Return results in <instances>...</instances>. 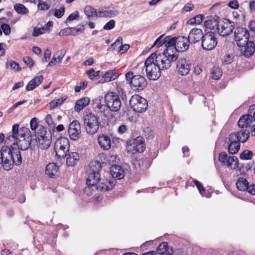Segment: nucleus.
I'll return each mask as SVG.
<instances>
[{
	"label": "nucleus",
	"mask_w": 255,
	"mask_h": 255,
	"mask_svg": "<svg viewBox=\"0 0 255 255\" xmlns=\"http://www.w3.org/2000/svg\"><path fill=\"white\" fill-rule=\"evenodd\" d=\"M5 151L4 156L6 157L3 164V169L5 170H10L13 164L19 165L22 162V158L19 149L16 144H12L10 147L5 146Z\"/></svg>",
	"instance_id": "f257e3e1"
},
{
	"label": "nucleus",
	"mask_w": 255,
	"mask_h": 255,
	"mask_svg": "<svg viewBox=\"0 0 255 255\" xmlns=\"http://www.w3.org/2000/svg\"><path fill=\"white\" fill-rule=\"evenodd\" d=\"M168 55V53H165L163 51L162 53L155 52L150 56L153 57V61L161 70H163L169 68L171 62L176 60L178 58V54H172L171 56Z\"/></svg>",
	"instance_id": "f03ea898"
},
{
	"label": "nucleus",
	"mask_w": 255,
	"mask_h": 255,
	"mask_svg": "<svg viewBox=\"0 0 255 255\" xmlns=\"http://www.w3.org/2000/svg\"><path fill=\"white\" fill-rule=\"evenodd\" d=\"M153 57L149 56L145 60L144 66L147 77L151 80L158 79L160 75L161 70L153 61Z\"/></svg>",
	"instance_id": "7ed1b4c3"
},
{
	"label": "nucleus",
	"mask_w": 255,
	"mask_h": 255,
	"mask_svg": "<svg viewBox=\"0 0 255 255\" xmlns=\"http://www.w3.org/2000/svg\"><path fill=\"white\" fill-rule=\"evenodd\" d=\"M100 168L101 164L99 162H94L90 163V173L86 180L87 185L93 186L97 185L101 178Z\"/></svg>",
	"instance_id": "20e7f679"
},
{
	"label": "nucleus",
	"mask_w": 255,
	"mask_h": 255,
	"mask_svg": "<svg viewBox=\"0 0 255 255\" xmlns=\"http://www.w3.org/2000/svg\"><path fill=\"white\" fill-rule=\"evenodd\" d=\"M69 140L65 137L57 139L54 144L56 155L59 158H65L69 151Z\"/></svg>",
	"instance_id": "39448f33"
},
{
	"label": "nucleus",
	"mask_w": 255,
	"mask_h": 255,
	"mask_svg": "<svg viewBox=\"0 0 255 255\" xmlns=\"http://www.w3.org/2000/svg\"><path fill=\"white\" fill-rule=\"evenodd\" d=\"M106 106L112 112L118 111L122 105L119 96L113 92L108 93L105 96Z\"/></svg>",
	"instance_id": "423d86ee"
},
{
	"label": "nucleus",
	"mask_w": 255,
	"mask_h": 255,
	"mask_svg": "<svg viewBox=\"0 0 255 255\" xmlns=\"http://www.w3.org/2000/svg\"><path fill=\"white\" fill-rule=\"evenodd\" d=\"M84 120L87 132L91 134L96 133L99 128L98 118L93 114H89L84 116Z\"/></svg>",
	"instance_id": "0eeeda50"
},
{
	"label": "nucleus",
	"mask_w": 255,
	"mask_h": 255,
	"mask_svg": "<svg viewBox=\"0 0 255 255\" xmlns=\"http://www.w3.org/2000/svg\"><path fill=\"white\" fill-rule=\"evenodd\" d=\"M129 104L133 110L138 113L145 112L148 106L147 100L138 95H134L131 97Z\"/></svg>",
	"instance_id": "6e6552de"
},
{
	"label": "nucleus",
	"mask_w": 255,
	"mask_h": 255,
	"mask_svg": "<svg viewBox=\"0 0 255 255\" xmlns=\"http://www.w3.org/2000/svg\"><path fill=\"white\" fill-rule=\"evenodd\" d=\"M235 28L234 22L226 18L219 20L217 32L222 36L230 35Z\"/></svg>",
	"instance_id": "1a4fd4ad"
},
{
	"label": "nucleus",
	"mask_w": 255,
	"mask_h": 255,
	"mask_svg": "<svg viewBox=\"0 0 255 255\" xmlns=\"http://www.w3.org/2000/svg\"><path fill=\"white\" fill-rule=\"evenodd\" d=\"M217 43L216 34L212 32H208L205 33L203 37L201 46L205 50H211L216 47Z\"/></svg>",
	"instance_id": "9d476101"
},
{
	"label": "nucleus",
	"mask_w": 255,
	"mask_h": 255,
	"mask_svg": "<svg viewBox=\"0 0 255 255\" xmlns=\"http://www.w3.org/2000/svg\"><path fill=\"white\" fill-rule=\"evenodd\" d=\"M38 130L40 131V134L38 132H37L38 146L41 149H47L51 145V137L48 134L47 135L46 129L43 127L40 126Z\"/></svg>",
	"instance_id": "9b49d317"
},
{
	"label": "nucleus",
	"mask_w": 255,
	"mask_h": 255,
	"mask_svg": "<svg viewBox=\"0 0 255 255\" xmlns=\"http://www.w3.org/2000/svg\"><path fill=\"white\" fill-rule=\"evenodd\" d=\"M250 37L248 30L243 27H238L234 32V39L238 46H243L246 42Z\"/></svg>",
	"instance_id": "f8f14e48"
},
{
	"label": "nucleus",
	"mask_w": 255,
	"mask_h": 255,
	"mask_svg": "<svg viewBox=\"0 0 255 255\" xmlns=\"http://www.w3.org/2000/svg\"><path fill=\"white\" fill-rule=\"evenodd\" d=\"M191 64L185 58H179L176 62V70L178 73L182 76L187 75L190 71Z\"/></svg>",
	"instance_id": "ddd939ff"
},
{
	"label": "nucleus",
	"mask_w": 255,
	"mask_h": 255,
	"mask_svg": "<svg viewBox=\"0 0 255 255\" xmlns=\"http://www.w3.org/2000/svg\"><path fill=\"white\" fill-rule=\"evenodd\" d=\"M68 132L70 138L73 140H77L81 133V125L76 120L71 122L68 127Z\"/></svg>",
	"instance_id": "4468645a"
},
{
	"label": "nucleus",
	"mask_w": 255,
	"mask_h": 255,
	"mask_svg": "<svg viewBox=\"0 0 255 255\" xmlns=\"http://www.w3.org/2000/svg\"><path fill=\"white\" fill-rule=\"evenodd\" d=\"M130 85L133 90L141 91L146 87L147 82L144 77L137 75L134 76Z\"/></svg>",
	"instance_id": "2eb2a0df"
},
{
	"label": "nucleus",
	"mask_w": 255,
	"mask_h": 255,
	"mask_svg": "<svg viewBox=\"0 0 255 255\" xmlns=\"http://www.w3.org/2000/svg\"><path fill=\"white\" fill-rule=\"evenodd\" d=\"M249 137V131L240 130L230 134L229 136V141L230 143L245 142L247 140Z\"/></svg>",
	"instance_id": "dca6fc26"
},
{
	"label": "nucleus",
	"mask_w": 255,
	"mask_h": 255,
	"mask_svg": "<svg viewBox=\"0 0 255 255\" xmlns=\"http://www.w3.org/2000/svg\"><path fill=\"white\" fill-rule=\"evenodd\" d=\"M12 131L16 137L17 140L31 136V133L28 128L26 127L19 128L18 124L13 125Z\"/></svg>",
	"instance_id": "f3484780"
},
{
	"label": "nucleus",
	"mask_w": 255,
	"mask_h": 255,
	"mask_svg": "<svg viewBox=\"0 0 255 255\" xmlns=\"http://www.w3.org/2000/svg\"><path fill=\"white\" fill-rule=\"evenodd\" d=\"M250 114L241 116L238 121V126L240 128H253L255 126V120Z\"/></svg>",
	"instance_id": "a211bd4d"
},
{
	"label": "nucleus",
	"mask_w": 255,
	"mask_h": 255,
	"mask_svg": "<svg viewBox=\"0 0 255 255\" xmlns=\"http://www.w3.org/2000/svg\"><path fill=\"white\" fill-rule=\"evenodd\" d=\"M176 43V37H172L170 36L165 37V46L166 48L163 51L165 53H168L169 56H171L172 54H177L176 53L175 50Z\"/></svg>",
	"instance_id": "6ab92c4d"
},
{
	"label": "nucleus",
	"mask_w": 255,
	"mask_h": 255,
	"mask_svg": "<svg viewBox=\"0 0 255 255\" xmlns=\"http://www.w3.org/2000/svg\"><path fill=\"white\" fill-rule=\"evenodd\" d=\"M190 42L188 37L185 36H178L176 37L175 47L176 53L177 52H183L187 50Z\"/></svg>",
	"instance_id": "aec40b11"
},
{
	"label": "nucleus",
	"mask_w": 255,
	"mask_h": 255,
	"mask_svg": "<svg viewBox=\"0 0 255 255\" xmlns=\"http://www.w3.org/2000/svg\"><path fill=\"white\" fill-rule=\"evenodd\" d=\"M84 25H78L76 27H69L64 28L59 32L60 36L76 35L78 32H83L84 30Z\"/></svg>",
	"instance_id": "412c9836"
},
{
	"label": "nucleus",
	"mask_w": 255,
	"mask_h": 255,
	"mask_svg": "<svg viewBox=\"0 0 255 255\" xmlns=\"http://www.w3.org/2000/svg\"><path fill=\"white\" fill-rule=\"evenodd\" d=\"M204 35L201 29L193 28L190 31L188 38L191 43H195L202 40Z\"/></svg>",
	"instance_id": "4be33fe9"
},
{
	"label": "nucleus",
	"mask_w": 255,
	"mask_h": 255,
	"mask_svg": "<svg viewBox=\"0 0 255 255\" xmlns=\"http://www.w3.org/2000/svg\"><path fill=\"white\" fill-rule=\"evenodd\" d=\"M111 136L110 135L103 134L99 136L98 143L103 149L108 150L111 147Z\"/></svg>",
	"instance_id": "5701e85b"
},
{
	"label": "nucleus",
	"mask_w": 255,
	"mask_h": 255,
	"mask_svg": "<svg viewBox=\"0 0 255 255\" xmlns=\"http://www.w3.org/2000/svg\"><path fill=\"white\" fill-rule=\"evenodd\" d=\"M45 173L50 178H56L58 176V167L53 162L50 163L46 166Z\"/></svg>",
	"instance_id": "b1692460"
},
{
	"label": "nucleus",
	"mask_w": 255,
	"mask_h": 255,
	"mask_svg": "<svg viewBox=\"0 0 255 255\" xmlns=\"http://www.w3.org/2000/svg\"><path fill=\"white\" fill-rule=\"evenodd\" d=\"M156 254L159 255H172L173 250L171 248L169 247L167 242H162L158 246Z\"/></svg>",
	"instance_id": "393cba45"
},
{
	"label": "nucleus",
	"mask_w": 255,
	"mask_h": 255,
	"mask_svg": "<svg viewBox=\"0 0 255 255\" xmlns=\"http://www.w3.org/2000/svg\"><path fill=\"white\" fill-rule=\"evenodd\" d=\"M66 165L69 167H74L79 162L80 157L79 154L76 152H69L66 156Z\"/></svg>",
	"instance_id": "a878e982"
},
{
	"label": "nucleus",
	"mask_w": 255,
	"mask_h": 255,
	"mask_svg": "<svg viewBox=\"0 0 255 255\" xmlns=\"http://www.w3.org/2000/svg\"><path fill=\"white\" fill-rule=\"evenodd\" d=\"M239 47H241V50L246 56L252 55L255 50V43L251 41L248 40L243 46Z\"/></svg>",
	"instance_id": "bb28decb"
},
{
	"label": "nucleus",
	"mask_w": 255,
	"mask_h": 255,
	"mask_svg": "<svg viewBox=\"0 0 255 255\" xmlns=\"http://www.w3.org/2000/svg\"><path fill=\"white\" fill-rule=\"evenodd\" d=\"M133 151L139 153L142 152L145 150V144L141 137H137L133 140L131 145Z\"/></svg>",
	"instance_id": "cd10ccee"
},
{
	"label": "nucleus",
	"mask_w": 255,
	"mask_h": 255,
	"mask_svg": "<svg viewBox=\"0 0 255 255\" xmlns=\"http://www.w3.org/2000/svg\"><path fill=\"white\" fill-rule=\"evenodd\" d=\"M115 184L113 181L108 179H103L97 186V189L100 191H106L113 188Z\"/></svg>",
	"instance_id": "c85d7f7f"
},
{
	"label": "nucleus",
	"mask_w": 255,
	"mask_h": 255,
	"mask_svg": "<svg viewBox=\"0 0 255 255\" xmlns=\"http://www.w3.org/2000/svg\"><path fill=\"white\" fill-rule=\"evenodd\" d=\"M118 12L114 9H109L107 8H101L98 10L99 17H112L117 15Z\"/></svg>",
	"instance_id": "c756f323"
},
{
	"label": "nucleus",
	"mask_w": 255,
	"mask_h": 255,
	"mask_svg": "<svg viewBox=\"0 0 255 255\" xmlns=\"http://www.w3.org/2000/svg\"><path fill=\"white\" fill-rule=\"evenodd\" d=\"M31 139V136H27L26 138L18 140L17 142L13 144H16L17 145V147L19 149V150H25L30 147Z\"/></svg>",
	"instance_id": "7c9ffc66"
},
{
	"label": "nucleus",
	"mask_w": 255,
	"mask_h": 255,
	"mask_svg": "<svg viewBox=\"0 0 255 255\" xmlns=\"http://www.w3.org/2000/svg\"><path fill=\"white\" fill-rule=\"evenodd\" d=\"M43 80L42 76L40 75L36 76L29 82L26 86V90L28 91L33 90L35 88L38 86Z\"/></svg>",
	"instance_id": "2f4dec72"
},
{
	"label": "nucleus",
	"mask_w": 255,
	"mask_h": 255,
	"mask_svg": "<svg viewBox=\"0 0 255 255\" xmlns=\"http://www.w3.org/2000/svg\"><path fill=\"white\" fill-rule=\"evenodd\" d=\"M219 17L216 15L212 18H209L204 21V25L206 28L217 30L218 27Z\"/></svg>",
	"instance_id": "473e14b6"
},
{
	"label": "nucleus",
	"mask_w": 255,
	"mask_h": 255,
	"mask_svg": "<svg viewBox=\"0 0 255 255\" xmlns=\"http://www.w3.org/2000/svg\"><path fill=\"white\" fill-rule=\"evenodd\" d=\"M90 103V99L88 97H84L77 100L75 104L74 110L76 112H79L83 110Z\"/></svg>",
	"instance_id": "72a5a7b5"
},
{
	"label": "nucleus",
	"mask_w": 255,
	"mask_h": 255,
	"mask_svg": "<svg viewBox=\"0 0 255 255\" xmlns=\"http://www.w3.org/2000/svg\"><path fill=\"white\" fill-rule=\"evenodd\" d=\"M111 174L112 177L115 179H121L124 177V171L119 165L114 166L112 167Z\"/></svg>",
	"instance_id": "f704fd0d"
},
{
	"label": "nucleus",
	"mask_w": 255,
	"mask_h": 255,
	"mask_svg": "<svg viewBox=\"0 0 255 255\" xmlns=\"http://www.w3.org/2000/svg\"><path fill=\"white\" fill-rule=\"evenodd\" d=\"M92 105L94 110L97 113H102L105 111V106L102 104L101 99L100 97L94 99Z\"/></svg>",
	"instance_id": "c9c22d12"
},
{
	"label": "nucleus",
	"mask_w": 255,
	"mask_h": 255,
	"mask_svg": "<svg viewBox=\"0 0 255 255\" xmlns=\"http://www.w3.org/2000/svg\"><path fill=\"white\" fill-rule=\"evenodd\" d=\"M239 165V160L235 156H230L226 162L225 165L231 169H236L238 168Z\"/></svg>",
	"instance_id": "e433bc0d"
},
{
	"label": "nucleus",
	"mask_w": 255,
	"mask_h": 255,
	"mask_svg": "<svg viewBox=\"0 0 255 255\" xmlns=\"http://www.w3.org/2000/svg\"><path fill=\"white\" fill-rule=\"evenodd\" d=\"M249 183L246 178L240 177L236 182V186L241 191H247L249 187Z\"/></svg>",
	"instance_id": "4c0bfd02"
},
{
	"label": "nucleus",
	"mask_w": 255,
	"mask_h": 255,
	"mask_svg": "<svg viewBox=\"0 0 255 255\" xmlns=\"http://www.w3.org/2000/svg\"><path fill=\"white\" fill-rule=\"evenodd\" d=\"M84 13L88 18L91 17H98V11L91 6V5H87L84 8Z\"/></svg>",
	"instance_id": "58836bf2"
},
{
	"label": "nucleus",
	"mask_w": 255,
	"mask_h": 255,
	"mask_svg": "<svg viewBox=\"0 0 255 255\" xmlns=\"http://www.w3.org/2000/svg\"><path fill=\"white\" fill-rule=\"evenodd\" d=\"M116 72L115 70H110L107 71L103 76L104 81L101 82L102 83L110 82L117 77V76H115Z\"/></svg>",
	"instance_id": "ea45409f"
},
{
	"label": "nucleus",
	"mask_w": 255,
	"mask_h": 255,
	"mask_svg": "<svg viewBox=\"0 0 255 255\" xmlns=\"http://www.w3.org/2000/svg\"><path fill=\"white\" fill-rule=\"evenodd\" d=\"M14 9L19 14L26 15L29 13V10L23 4L16 3L14 5Z\"/></svg>",
	"instance_id": "a19ab883"
},
{
	"label": "nucleus",
	"mask_w": 255,
	"mask_h": 255,
	"mask_svg": "<svg viewBox=\"0 0 255 255\" xmlns=\"http://www.w3.org/2000/svg\"><path fill=\"white\" fill-rule=\"evenodd\" d=\"M119 160L117 154L114 153H111L107 156L106 161L112 165V167L114 166H117L116 163H118Z\"/></svg>",
	"instance_id": "79ce46f5"
},
{
	"label": "nucleus",
	"mask_w": 255,
	"mask_h": 255,
	"mask_svg": "<svg viewBox=\"0 0 255 255\" xmlns=\"http://www.w3.org/2000/svg\"><path fill=\"white\" fill-rule=\"evenodd\" d=\"M204 17V15L203 14H199L196 16L190 19L188 21L187 23L190 25L193 24H200L202 22Z\"/></svg>",
	"instance_id": "37998d69"
},
{
	"label": "nucleus",
	"mask_w": 255,
	"mask_h": 255,
	"mask_svg": "<svg viewBox=\"0 0 255 255\" xmlns=\"http://www.w3.org/2000/svg\"><path fill=\"white\" fill-rule=\"evenodd\" d=\"M240 148V143H229L228 147L230 153L234 154L238 152Z\"/></svg>",
	"instance_id": "c03bdc74"
},
{
	"label": "nucleus",
	"mask_w": 255,
	"mask_h": 255,
	"mask_svg": "<svg viewBox=\"0 0 255 255\" xmlns=\"http://www.w3.org/2000/svg\"><path fill=\"white\" fill-rule=\"evenodd\" d=\"M212 78L214 80H218L222 76V71L221 69L219 68H213L211 73Z\"/></svg>",
	"instance_id": "a18cd8bd"
},
{
	"label": "nucleus",
	"mask_w": 255,
	"mask_h": 255,
	"mask_svg": "<svg viewBox=\"0 0 255 255\" xmlns=\"http://www.w3.org/2000/svg\"><path fill=\"white\" fill-rule=\"evenodd\" d=\"M53 11L54 15L57 18H61L64 14L65 8L64 6H61L59 9H53L51 10Z\"/></svg>",
	"instance_id": "49530a36"
},
{
	"label": "nucleus",
	"mask_w": 255,
	"mask_h": 255,
	"mask_svg": "<svg viewBox=\"0 0 255 255\" xmlns=\"http://www.w3.org/2000/svg\"><path fill=\"white\" fill-rule=\"evenodd\" d=\"M253 155V152L250 150H245L240 154V158L242 159H251Z\"/></svg>",
	"instance_id": "de8ad7c7"
},
{
	"label": "nucleus",
	"mask_w": 255,
	"mask_h": 255,
	"mask_svg": "<svg viewBox=\"0 0 255 255\" xmlns=\"http://www.w3.org/2000/svg\"><path fill=\"white\" fill-rule=\"evenodd\" d=\"M163 37V35H160L154 42L152 47H154V46H157V47H159L163 44H165V37L162 39Z\"/></svg>",
	"instance_id": "09e8293b"
},
{
	"label": "nucleus",
	"mask_w": 255,
	"mask_h": 255,
	"mask_svg": "<svg viewBox=\"0 0 255 255\" xmlns=\"http://www.w3.org/2000/svg\"><path fill=\"white\" fill-rule=\"evenodd\" d=\"M143 135L147 139H151L153 137V132L149 127L143 129Z\"/></svg>",
	"instance_id": "8fccbe9b"
},
{
	"label": "nucleus",
	"mask_w": 255,
	"mask_h": 255,
	"mask_svg": "<svg viewBox=\"0 0 255 255\" xmlns=\"http://www.w3.org/2000/svg\"><path fill=\"white\" fill-rule=\"evenodd\" d=\"M4 142L7 144L10 143V142H13L12 144H14L17 142V140L16 139V137L15 136V135H14V133L12 132L11 135L7 136L5 138Z\"/></svg>",
	"instance_id": "3c124183"
},
{
	"label": "nucleus",
	"mask_w": 255,
	"mask_h": 255,
	"mask_svg": "<svg viewBox=\"0 0 255 255\" xmlns=\"http://www.w3.org/2000/svg\"><path fill=\"white\" fill-rule=\"evenodd\" d=\"M5 152H6L5 146H3L1 150H0V168L1 167L3 168L4 160L6 159V157L4 156Z\"/></svg>",
	"instance_id": "603ef678"
},
{
	"label": "nucleus",
	"mask_w": 255,
	"mask_h": 255,
	"mask_svg": "<svg viewBox=\"0 0 255 255\" xmlns=\"http://www.w3.org/2000/svg\"><path fill=\"white\" fill-rule=\"evenodd\" d=\"M228 158L229 156L227 155V154L225 152H222L219 154L218 160L220 162L225 165Z\"/></svg>",
	"instance_id": "864d4df0"
},
{
	"label": "nucleus",
	"mask_w": 255,
	"mask_h": 255,
	"mask_svg": "<svg viewBox=\"0 0 255 255\" xmlns=\"http://www.w3.org/2000/svg\"><path fill=\"white\" fill-rule=\"evenodd\" d=\"M37 7L39 10H45L49 8V5L45 1H39Z\"/></svg>",
	"instance_id": "5fc2aeb1"
},
{
	"label": "nucleus",
	"mask_w": 255,
	"mask_h": 255,
	"mask_svg": "<svg viewBox=\"0 0 255 255\" xmlns=\"http://www.w3.org/2000/svg\"><path fill=\"white\" fill-rule=\"evenodd\" d=\"M1 29L6 35H9L11 32V29L9 25L6 23H3L1 25Z\"/></svg>",
	"instance_id": "6e6d98bb"
},
{
	"label": "nucleus",
	"mask_w": 255,
	"mask_h": 255,
	"mask_svg": "<svg viewBox=\"0 0 255 255\" xmlns=\"http://www.w3.org/2000/svg\"><path fill=\"white\" fill-rule=\"evenodd\" d=\"M65 52H63L62 50H58L54 54L58 60V63L61 62L65 55Z\"/></svg>",
	"instance_id": "4d7b16f0"
},
{
	"label": "nucleus",
	"mask_w": 255,
	"mask_h": 255,
	"mask_svg": "<svg viewBox=\"0 0 255 255\" xmlns=\"http://www.w3.org/2000/svg\"><path fill=\"white\" fill-rule=\"evenodd\" d=\"M115 26V21L114 19L110 20L104 26V29L105 30H111Z\"/></svg>",
	"instance_id": "13d9d810"
},
{
	"label": "nucleus",
	"mask_w": 255,
	"mask_h": 255,
	"mask_svg": "<svg viewBox=\"0 0 255 255\" xmlns=\"http://www.w3.org/2000/svg\"><path fill=\"white\" fill-rule=\"evenodd\" d=\"M30 128L32 130L35 131L36 128H38L40 127H38V124L37 119L36 118H32L30 122ZM38 131H39L38 130Z\"/></svg>",
	"instance_id": "bf43d9fd"
},
{
	"label": "nucleus",
	"mask_w": 255,
	"mask_h": 255,
	"mask_svg": "<svg viewBox=\"0 0 255 255\" xmlns=\"http://www.w3.org/2000/svg\"><path fill=\"white\" fill-rule=\"evenodd\" d=\"M23 61L28 67H31L34 64L33 60L29 57L26 56L23 58Z\"/></svg>",
	"instance_id": "052dcab7"
},
{
	"label": "nucleus",
	"mask_w": 255,
	"mask_h": 255,
	"mask_svg": "<svg viewBox=\"0 0 255 255\" xmlns=\"http://www.w3.org/2000/svg\"><path fill=\"white\" fill-rule=\"evenodd\" d=\"M9 66L13 70L19 71H21V68L20 67L19 64L14 61H10L9 63Z\"/></svg>",
	"instance_id": "680f3d73"
},
{
	"label": "nucleus",
	"mask_w": 255,
	"mask_h": 255,
	"mask_svg": "<svg viewBox=\"0 0 255 255\" xmlns=\"http://www.w3.org/2000/svg\"><path fill=\"white\" fill-rule=\"evenodd\" d=\"M79 17V12L77 11H76L72 13H71L68 17H67L66 21H72L74 19H78Z\"/></svg>",
	"instance_id": "e2e57ef3"
},
{
	"label": "nucleus",
	"mask_w": 255,
	"mask_h": 255,
	"mask_svg": "<svg viewBox=\"0 0 255 255\" xmlns=\"http://www.w3.org/2000/svg\"><path fill=\"white\" fill-rule=\"evenodd\" d=\"M42 30L40 27H35L33 30L32 35L34 37L38 36L43 33Z\"/></svg>",
	"instance_id": "0e129e2a"
},
{
	"label": "nucleus",
	"mask_w": 255,
	"mask_h": 255,
	"mask_svg": "<svg viewBox=\"0 0 255 255\" xmlns=\"http://www.w3.org/2000/svg\"><path fill=\"white\" fill-rule=\"evenodd\" d=\"M222 61L224 64H229L232 62V58L230 55L227 54L223 58Z\"/></svg>",
	"instance_id": "69168bd1"
},
{
	"label": "nucleus",
	"mask_w": 255,
	"mask_h": 255,
	"mask_svg": "<svg viewBox=\"0 0 255 255\" xmlns=\"http://www.w3.org/2000/svg\"><path fill=\"white\" fill-rule=\"evenodd\" d=\"M228 5L233 9H238L239 7V3L237 0H233L229 2Z\"/></svg>",
	"instance_id": "338daca9"
},
{
	"label": "nucleus",
	"mask_w": 255,
	"mask_h": 255,
	"mask_svg": "<svg viewBox=\"0 0 255 255\" xmlns=\"http://www.w3.org/2000/svg\"><path fill=\"white\" fill-rule=\"evenodd\" d=\"M51 51L49 49H46L44 52V57L42 59V61H47L50 58Z\"/></svg>",
	"instance_id": "774afa93"
}]
</instances>
